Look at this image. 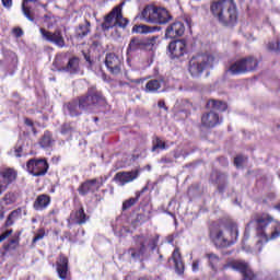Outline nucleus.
Here are the masks:
<instances>
[{
  "label": "nucleus",
  "instance_id": "nucleus-1",
  "mask_svg": "<svg viewBox=\"0 0 280 280\" xmlns=\"http://www.w3.org/2000/svg\"><path fill=\"white\" fill-rule=\"evenodd\" d=\"M210 12L223 27H234L237 23V7L233 0L212 2Z\"/></svg>",
  "mask_w": 280,
  "mask_h": 280
},
{
  "label": "nucleus",
  "instance_id": "nucleus-2",
  "mask_svg": "<svg viewBox=\"0 0 280 280\" xmlns=\"http://www.w3.org/2000/svg\"><path fill=\"white\" fill-rule=\"evenodd\" d=\"M237 235V224L231 221L212 225L210 230V237L217 248H226V246L235 244Z\"/></svg>",
  "mask_w": 280,
  "mask_h": 280
},
{
  "label": "nucleus",
  "instance_id": "nucleus-3",
  "mask_svg": "<svg viewBox=\"0 0 280 280\" xmlns=\"http://www.w3.org/2000/svg\"><path fill=\"white\" fill-rule=\"evenodd\" d=\"M256 231L260 237L257 244H266L280 237V223L269 214L258 215L256 218Z\"/></svg>",
  "mask_w": 280,
  "mask_h": 280
},
{
  "label": "nucleus",
  "instance_id": "nucleus-4",
  "mask_svg": "<svg viewBox=\"0 0 280 280\" xmlns=\"http://www.w3.org/2000/svg\"><path fill=\"white\" fill-rule=\"evenodd\" d=\"M79 102L84 113H93L97 110L100 106L106 104V98H104L102 92L97 91V88L90 86L85 94L79 96Z\"/></svg>",
  "mask_w": 280,
  "mask_h": 280
},
{
  "label": "nucleus",
  "instance_id": "nucleus-5",
  "mask_svg": "<svg viewBox=\"0 0 280 280\" xmlns=\"http://www.w3.org/2000/svg\"><path fill=\"white\" fill-rule=\"evenodd\" d=\"M139 18L141 21H145V23L165 25V23H170L172 15L163 8L147 5Z\"/></svg>",
  "mask_w": 280,
  "mask_h": 280
},
{
  "label": "nucleus",
  "instance_id": "nucleus-6",
  "mask_svg": "<svg viewBox=\"0 0 280 280\" xmlns=\"http://www.w3.org/2000/svg\"><path fill=\"white\" fill-rule=\"evenodd\" d=\"M205 69H213V56L197 55L189 60L188 71L192 78H200Z\"/></svg>",
  "mask_w": 280,
  "mask_h": 280
},
{
  "label": "nucleus",
  "instance_id": "nucleus-7",
  "mask_svg": "<svg viewBox=\"0 0 280 280\" xmlns=\"http://www.w3.org/2000/svg\"><path fill=\"white\" fill-rule=\"evenodd\" d=\"M257 59L248 57L235 61L232 66H230L228 71H230L232 75H240V73H248V71H255V69H257Z\"/></svg>",
  "mask_w": 280,
  "mask_h": 280
},
{
  "label": "nucleus",
  "instance_id": "nucleus-8",
  "mask_svg": "<svg viewBox=\"0 0 280 280\" xmlns=\"http://www.w3.org/2000/svg\"><path fill=\"white\" fill-rule=\"evenodd\" d=\"M159 240L156 238H140L139 244L140 247L138 248H130L128 250V255H130L131 259H141L145 255V244L150 246L151 250H154L156 248Z\"/></svg>",
  "mask_w": 280,
  "mask_h": 280
},
{
  "label": "nucleus",
  "instance_id": "nucleus-9",
  "mask_svg": "<svg viewBox=\"0 0 280 280\" xmlns=\"http://www.w3.org/2000/svg\"><path fill=\"white\" fill-rule=\"evenodd\" d=\"M39 32L42 34V38L46 40L47 43H51L52 45H56V47H65V37L62 36V31L56 30L55 32H49L45 28H39Z\"/></svg>",
  "mask_w": 280,
  "mask_h": 280
},
{
  "label": "nucleus",
  "instance_id": "nucleus-10",
  "mask_svg": "<svg viewBox=\"0 0 280 280\" xmlns=\"http://www.w3.org/2000/svg\"><path fill=\"white\" fill-rule=\"evenodd\" d=\"M27 172L34 176H45L47 170H49V164L45 160L32 159L26 164Z\"/></svg>",
  "mask_w": 280,
  "mask_h": 280
},
{
  "label": "nucleus",
  "instance_id": "nucleus-11",
  "mask_svg": "<svg viewBox=\"0 0 280 280\" xmlns=\"http://www.w3.org/2000/svg\"><path fill=\"white\" fill-rule=\"evenodd\" d=\"M230 268H232V270H237L238 272H242L243 280H257V276L255 275V272H253V269H250V267L244 260L232 261L230 264Z\"/></svg>",
  "mask_w": 280,
  "mask_h": 280
},
{
  "label": "nucleus",
  "instance_id": "nucleus-12",
  "mask_svg": "<svg viewBox=\"0 0 280 280\" xmlns=\"http://www.w3.org/2000/svg\"><path fill=\"white\" fill-rule=\"evenodd\" d=\"M155 43L156 37H151L144 40L132 38L127 48V54H135V51H139V49H145V47H154Z\"/></svg>",
  "mask_w": 280,
  "mask_h": 280
},
{
  "label": "nucleus",
  "instance_id": "nucleus-13",
  "mask_svg": "<svg viewBox=\"0 0 280 280\" xmlns=\"http://www.w3.org/2000/svg\"><path fill=\"white\" fill-rule=\"evenodd\" d=\"M105 67H107L109 73L113 75H119V73H121L122 63L117 55L109 52L105 57Z\"/></svg>",
  "mask_w": 280,
  "mask_h": 280
},
{
  "label": "nucleus",
  "instance_id": "nucleus-14",
  "mask_svg": "<svg viewBox=\"0 0 280 280\" xmlns=\"http://www.w3.org/2000/svg\"><path fill=\"white\" fill-rule=\"evenodd\" d=\"M168 50L172 58H182V56L187 54V43L184 39L171 42Z\"/></svg>",
  "mask_w": 280,
  "mask_h": 280
},
{
  "label": "nucleus",
  "instance_id": "nucleus-15",
  "mask_svg": "<svg viewBox=\"0 0 280 280\" xmlns=\"http://www.w3.org/2000/svg\"><path fill=\"white\" fill-rule=\"evenodd\" d=\"M82 103L80 102V98L70 101L63 105L65 113H68L70 117H80L82 115V112H84V108L81 106Z\"/></svg>",
  "mask_w": 280,
  "mask_h": 280
},
{
  "label": "nucleus",
  "instance_id": "nucleus-16",
  "mask_svg": "<svg viewBox=\"0 0 280 280\" xmlns=\"http://www.w3.org/2000/svg\"><path fill=\"white\" fill-rule=\"evenodd\" d=\"M219 124H222V119H220V115L215 112H208L201 117V126L203 128H215Z\"/></svg>",
  "mask_w": 280,
  "mask_h": 280
},
{
  "label": "nucleus",
  "instance_id": "nucleus-17",
  "mask_svg": "<svg viewBox=\"0 0 280 280\" xmlns=\"http://www.w3.org/2000/svg\"><path fill=\"white\" fill-rule=\"evenodd\" d=\"M136 178H139V171L119 172L115 175L114 180L124 187V185L132 183Z\"/></svg>",
  "mask_w": 280,
  "mask_h": 280
},
{
  "label": "nucleus",
  "instance_id": "nucleus-18",
  "mask_svg": "<svg viewBox=\"0 0 280 280\" xmlns=\"http://www.w3.org/2000/svg\"><path fill=\"white\" fill-rule=\"evenodd\" d=\"M185 34V24L182 22H175L166 28V38H177V36H183Z\"/></svg>",
  "mask_w": 280,
  "mask_h": 280
},
{
  "label": "nucleus",
  "instance_id": "nucleus-19",
  "mask_svg": "<svg viewBox=\"0 0 280 280\" xmlns=\"http://www.w3.org/2000/svg\"><path fill=\"white\" fill-rule=\"evenodd\" d=\"M98 190H100V185H97L96 178L84 182L83 184H81V186L78 189L81 196H86V194L89 192L95 194V191H98Z\"/></svg>",
  "mask_w": 280,
  "mask_h": 280
},
{
  "label": "nucleus",
  "instance_id": "nucleus-20",
  "mask_svg": "<svg viewBox=\"0 0 280 280\" xmlns=\"http://www.w3.org/2000/svg\"><path fill=\"white\" fill-rule=\"evenodd\" d=\"M116 21H117V7H115L104 19V22L102 23V30L103 32H108V30H113V27H116Z\"/></svg>",
  "mask_w": 280,
  "mask_h": 280
},
{
  "label": "nucleus",
  "instance_id": "nucleus-21",
  "mask_svg": "<svg viewBox=\"0 0 280 280\" xmlns=\"http://www.w3.org/2000/svg\"><path fill=\"white\" fill-rule=\"evenodd\" d=\"M63 73H69L70 75H75L77 73H80V58L78 57H71L66 67L62 68Z\"/></svg>",
  "mask_w": 280,
  "mask_h": 280
},
{
  "label": "nucleus",
  "instance_id": "nucleus-22",
  "mask_svg": "<svg viewBox=\"0 0 280 280\" xmlns=\"http://www.w3.org/2000/svg\"><path fill=\"white\" fill-rule=\"evenodd\" d=\"M69 271V259L65 256H60L57 260V272L62 280L67 279V272Z\"/></svg>",
  "mask_w": 280,
  "mask_h": 280
},
{
  "label": "nucleus",
  "instance_id": "nucleus-23",
  "mask_svg": "<svg viewBox=\"0 0 280 280\" xmlns=\"http://www.w3.org/2000/svg\"><path fill=\"white\" fill-rule=\"evenodd\" d=\"M16 179V172L12 168H3L0 171V183L8 187L12 180Z\"/></svg>",
  "mask_w": 280,
  "mask_h": 280
},
{
  "label": "nucleus",
  "instance_id": "nucleus-24",
  "mask_svg": "<svg viewBox=\"0 0 280 280\" xmlns=\"http://www.w3.org/2000/svg\"><path fill=\"white\" fill-rule=\"evenodd\" d=\"M49 202H51V197L49 195H39L34 201L35 211H43V209H47L49 207Z\"/></svg>",
  "mask_w": 280,
  "mask_h": 280
},
{
  "label": "nucleus",
  "instance_id": "nucleus-25",
  "mask_svg": "<svg viewBox=\"0 0 280 280\" xmlns=\"http://www.w3.org/2000/svg\"><path fill=\"white\" fill-rule=\"evenodd\" d=\"M172 259L175 264V270L177 275H183V272H185V265L183 264V258L180 256V250H178V248L174 249L172 254Z\"/></svg>",
  "mask_w": 280,
  "mask_h": 280
},
{
  "label": "nucleus",
  "instance_id": "nucleus-26",
  "mask_svg": "<svg viewBox=\"0 0 280 280\" xmlns=\"http://www.w3.org/2000/svg\"><path fill=\"white\" fill-rule=\"evenodd\" d=\"M213 177H215L218 190L220 191V194H223L226 187V180L229 178V175H226V173L214 172L212 174V178Z\"/></svg>",
  "mask_w": 280,
  "mask_h": 280
},
{
  "label": "nucleus",
  "instance_id": "nucleus-27",
  "mask_svg": "<svg viewBox=\"0 0 280 280\" xmlns=\"http://www.w3.org/2000/svg\"><path fill=\"white\" fill-rule=\"evenodd\" d=\"M91 32V22L88 20H84L83 23L79 24V26L75 28V36L78 38H84L85 36H89Z\"/></svg>",
  "mask_w": 280,
  "mask_h": 280
},
{
  "label": "nucleus",
  "instance_id": "nucleus-28",
  "mask_svg": "<svg viewBox=\"0 0 280 280\" xmlns=\"http://www.w3.org/2000/svg\"><path fill=\"white\" fill-rule=\"evenodd\" d=\"M116 27H121L122 30H126L128 26V19L124 18V14L121 13V5L116 7Z\"/></svg>",
  "mask_w": 280,
  "mask_h": 280
},
{
  "label": "nucleus",
  "instance_id": "nucleus-29",
  "mask_svg": "<svg viewBox=\"0 0 280 280\" xmlns=\"http://www.w3.org/2000/svg\"><path fill=\"white\" fill-rule=\"evenodd\" d=\"M54 143H55V140L51 136V132L45 131L43 137L39 140L40 148H51Z\"/></svg>",
  "mask_w": 280,
  "mask_h": 280
},
{
  "label": "nucleus",
  "instance_id": "nucleus-30",
  "mask_svg": "<svg viewBox=\"0 0 280 280\" xmlns=\"http://www.w3.org/2000/svg\"><path fill=\"white\" fill-rule=\"evenodd\" d=\"M71 219L74 220L75 224H85L86 213H84V208H80L74 213H72Z\"/></svg>",
  "mask_w": 280,
  "mask_h": 280
},
{
  "label": "nucleus",
  "instance_id": "nucleus-31",
  "mask_svg": "<svg viewBox=\"0 0 280 280\" xmlns=\"http://www.w3.org/2000/svg\"><path fill=\"white\" fill-rule=\"evenodd\" d=\"M162 83L163 81L161 80H156V79L150 80L145 85L147 93H156V91L161 89Z\"/></svg>",
  "mask_w": 280,
  "mask_h": 280
},
{
  "label": "nucleus",
  "instance_id": "nucleus-32",
  "mask_svg": "<svg viewBox=\"0 0 280 280\" xmlns=\"http://www.w3.org/2000/svg\"><path fill=\"white\" fill-rule=\"evenodd\" d=\"M132 32L135 34H152V32H154V27H150L145 24L135 25L132 27Z\"/></svg>",
  "mask_w": 280,
  "mask_h": 280
},
{
  "label": "nucleus",
  "instance_id": "nucleus-33",
  "mask_svg": "<svg viewBox=\"0 0 280 280\" xmlns=\"http://www.w3.org/2000/svg\"><path fill=\"white\" fill-rule=\"evenodd\" d=\"M208 106L213 108V110H220L221 113H224V110H226V103L221 101L211 100L208 102Z\"/></svg>",
  "mask_w": 280,
  "mask_h": 280
},
{
  "label": "nucleus",
  "instance_id": "nucleus-34",
  "mask_svg": "<svg viewBox=\"0 0 280 280\" xmlns=\"http://www.w3.org/2000/svg\"><path fill=\"white\" fill-rule=\"evenodd\" d=\"M206 257L208 258L209 266L215 272V270H218L215 268V266H218V264H220V257L218 255H215L214 253H207Z\"/></svg>",
  "mask_w": 280,
  "mask_h": 280
},
{
  "label": "nucleus",
  "instance_id": "nucleus-35",
  "mask_svg": "<svg viewBox=\"0 0 280 280\" xmlns=\"http://www.w3.org/2000/svg\"><path fill=\"white\" fill-rule=\"evenodd\" d=\"M34 0H23L22 12L31 22H34V15H32V10L27 7V3H32Z\"/></svg>",
  "mask_w": 280,
  "mask_h": 280
},
{
  "label": "nucleus",
  "instance_id": "nucleus-36",
  "mask_svg": "<svg viewBox=\"0 0 280 280\" xmlns=\"http://www.w3.org/2000/svg\"><path fill=\"white\" fill-rule=\"evenodd\" d=\"M60 132L61 135H63V137H67V139L69 140L73 136V132H75V128H73L71 124H63L61 126Z\"/></svg>",
  "mask_w": 280,
  "mask_h": 280
},
{
  "label": "nucleus",
  "instance_id": "nucleus-37",
  "mask_svg": "<svg viewBox=\"0 0 280 280\" xmlns=\"http://www.w3.org/2000/svg\"><path fill=\"white\" fill-rule=\"evenodd\" d=\"M65 57L62 56H57L52 62V66L55 67L56 71H59V72H63L65 73V68L67 66H65Z\"/></svg>",
  "mask_w": 280,
  "mask_h": 280
},
{
  "label": "nucleus",
  "instance_id": "nucleus-38",
  "mask_svg": "<svg viewBox=\"0 0 280 280\" xmlns=\"http://www.w3.org/2000/svg\"><path fill=\"white\" fill-rule=\"evenodd\" d=\"M140 196H141V194L137 192L136 197H131L130 199L124 201V203H122V211H128V209H130V207H135V205H137Z\"/></svg>",
  "mask_w": 280,
  "mask_h": 280
},
{
  "label": "nucleus",
  "instance_id": "nucleus-39",
  "mask_svg": "<svg viewBox=\"0 0 280 280\" xmlns=\"http://www.w3.org/2000/svg\"><path fill=\"white\" fill-rule=\"evenodd\" d=\"M19 215H21V210H13L5 221V226H12L14 220H18Z\"/></svg>",
  "mask_w": 280,
  "mask_h": 280
},
{
  "label": "nucleus",
  "instance_id": "nucleus-40",
  "mask_svg": "<svg viewBox=\"0 0 280 280\" xmlns=\"http://www.w3.org/2000/svg\"><path fill=\"white\" fill-rule=\"evenodd\" d=\"M19 246V238H12L9 243L3 245L4 250H16Z\"/></svg>",
  "mask_w": 280,
  "mask_h": 280
},
{
  "label": "nucleus",
  "instance_id": "nucleus-41",
  "mask_svg": "<svg viewBox=\"0 0 280 280\" xmlns=\"http://www.w3.org/2000/svg\"><path fill=\"white\" fill-rule=\"evenodd\" d=\"M148 220V217L143 213H139L136 215L135 220L132 221V224H135V226H139L140 224L145 223V221Z\"/></svg>",
  "mask_w": 280,
  "mask_h": 280
},
{
  "label": "nucleus",
  "instance_id": "nucleus-42",
  "mask_svg": "<svg viewBox=\"0 0 280 280\" xmlns=\"http://www.w3.org/2000/svg\"><path fill=\"white\" fill-rule=\"evenodd\" d=\"M165 142L160 138H156L154 141L153 150H165Z\"/></svg>",
  "mask_w": 280,
  "mask_h": 280
},
{
  "label": "nucleus",
  "instance_id": "nucleus-43",
  "mask_svg": "<svg viewBox=\"0 0 280 280\" xmlns=\"http://www.w3.org/2000/svg\"><path fill=\"white\" fill-rule=\"evenodd\" d=\"M267 47L269 51H280V38L277 40V43H269Z\"/></svg>",
  "mask_w": 280,
  "mask_h": 280
},
{
  "label": "nucleus",
  "instance_id": "nucleus-44",
  "mask_svg": "<svg viewBox=\"0 0 280 280\" xmlns=\"http://www.w3.org/2000/svg\"><path fill=\"white\" fill-rule=\"evenodd\" d=\"M45 237V230L40 229L38 233L33 237L32 244H36V242H39V240H43Z\"/></svg>",
  "mask_w": 280,
  "mask_h": 280
},
{
  "label": "nucleus",
  "instance_id": "nucleus-45",
  "mask_svg": "<svg viewBox=\"0 0 280 280\" xmlns=\"http://www.w3.org/2000/svg\"><path fill=\"white\" fill-rule=\"evenodd\" d=\"M3 201L5 202V205H12V202H14V194L12 192L5 194L3 197Z\"/></svg>",
  "mask_w": 280,
  "mask_h": 280
},
{
  "label": "nucleus",
  "instance_id": "nucleus-46",
  "mask_svg": "<svg viewBox=\"0 0 280 280\" xmlns=\"http://www.w3.org/2000/svg\"><path fill=\"white\" fill-rule=\"evenodd\" d=\"M244 161H246V158L238 155L234 159V165H236V167H242V165H244Z\"/></svg>",
  "mask_w": 280,
  "mask_h": 280
},
{
  "label": "nucleus",
  "instance_id": "nucleus-47",
  "mask_svg": "<svg viewBox=\"0 0 280 280\" xmlns=\"http://www.w3.org/2000/svg\"><path fill=\"white\" fill-rule=\"evenodd\" d=\"M12 235V230H8L7 232L2 233L0 235V244L1 242H3L4 240H8V237H10Z\"/></svg>",
  "mask_w": 280,
  "mask_h": 280
},
{
  "label": "nucleus",
  "instance_id": "nucleus-48",
  "mask_svg": "<svg viewBox=\"0 0 280 280\" xmlns=\"http://www.w3.org/2000/svg\"><path fill=\"white\" fill-rule=\"evenodd\" d=\"M12 33L14 34L15 38H21V36H23V30L20 27L13 28Z\"/></svg>",
  "mask_w": 280,
  "mask_h": 280
},
{
  "label": "nucleus",
  "instance_id": "nucleus-49",
  "mask_svg": "<svg viewBox=\"0 0 280 280\" xmlns=\"http://www.w3.org/2000/svg\"><path fill=\"white\" fill-rule=\"evenodd\" d=\"M160 163H164L165 165H172V163H174V160H172V158L164 156L160 160Z\"/></svg>",
  "mask_w": 280,
  "mask_h": 280
},
{
  "label": "nucleus",
  "instance_id": "nucleus-50",
  "mask_svg": "<svg viewBox=\"0 0 280 280\" xmlns=\"http://www.w3.org/2000/svg\"><path fill=\"white\" fill-rule=\"evenodd\" d=\"M3 8H7V10H10L12 8V0H2Z\"/></svg>",
  "mask_w": 280,
  "mask_h": 280
},
{
  "label": "nucleus",
  "instance_id": "nucleus-51",
  "mask_svg": "<svg viewBox=\"0 0 280 280\" xmlns=\"http://www.w3.org/2000/svg\"><path fill=\"white\" fill-rule=\"evenodd\" d=\"M83 56L86 62H89L90 67H93V60H91V55H89V52L83 51Z\"/></svg>",
  "mask_w": 280,
  "mask_h": 280
},
{
  "label": "nucleus",
  "instance_id": "nucleus-52",
  "mask_svg": "<svg viewBox=\"0 0 280 280\" xmlns=\"http://www.w3.org/2000/svg\"><path fill=\"white\" fill-rule=\"evenodd\" d=\"M21 152H23V147H16L14 149V156H16L18 159L21 158Z\"/></svg>",
  "mask_w": 280,
  "mask_h": 280
},
{
  "label": "nucleus",
  "instance_id": "nucleus-53",
  "mask_svg": "<svg viewBox=\"0 0 280 280\" xmlns=\"http://www.w3.org/2000/svg\"><path fill=\"white\" fill-rule=\"evenodd\" d=\"M199 267H200V262H198V260H195L192 262V270H194V272H197V270H199Z\"/></svg>",
  "mask_w": 280,
  "mask_h": 280
},
{
  "label": "nucleus",
  "instance_id": "nucleus-54",
  "mask_svg": "<svg viewBox=\"0 0 280 280\" xmlns=\"http://www.w3.org/2000/svg\"><path fill=\"white\" fill-rule=\"evenodd\" d=\"M158 106L159 108H164V110H168L167 106H165V101H159Z\"/></svg>",
  "mask_w": 280,
  "mask_h": 280
},
{
  "label": "nucleus",
  "instance_id": "nucleus-55",
  "mask_svg": "<svg viewBox=\"0 0 280 280\" xmlns=\"http://www.w3.org/2000/svg\"><path fill=\"white\" fill-rule=\"evenodd\" d=\"M25 125L30 126V128H33L34 127V121H32V119H30V118H26L25 119Z\"/></svg>",
  "mask_w": 280,
  "mask_h": 280
},
{
  "label": "nucleus",
  "instance_id": "nucleus-56",
  "mask_svg": "<svg viewBox=\"0 0 280 280\" xmlns=\"http://www.w3.org/2000/svg\"><path fill=\"white\" fill-rule=\"evenodd\" d=\"M5 189H8V187L0 182V196L3 194V191H5Z\"/></svg>",
  "mask_w": 280,
  "mask_h": 280
},
{
  "label": "nucleus",
  "instance_id": "nucleus-57",
  "mask_svg": "<svg viewBox=\"0 0 280 280\" xmlns=\"http://www.w3.org/2000/svg\"><path fill=\"white\" fill-rule=\"evenodd\" d=\"M275 209H277L278 211H280V202H279L277 206H275Z\"/></svg>",
  "mask_w": 280,
  "mask_h": 280
},
{
  "label": "nucleus",
  "instance_id": "nucleus-58",
  "mask_svg": "<svg viewBox=\"0 0 280 280\" xmlns=\"http://www.w3.org/2000/svg\"><path fill=\"white\" fill-rule=\"evenodd\" d=\"M32 132H33L34 135H36V133H37L36 128L32 127Z\"/></svg>",
  "mask_w": 280,
  "mask_h": 280
},
{
  "label": "nucleus",
  "instance_id": "nucleus-59",
  "mask_svg": "<svg viewBox=\"0 0 280 280\" xmlns=\"http://www.w3.org/2000/svg\"><path fill=\"white\" fill-rule=\"evenodd\" d=\"M4 215L3 212H0V220H3Z\"/></svg>",
  "mask_w": 280,
  "mask_h": 280
},
{
  "label": "nucleus",
  "instance_id": "nucleus-60",
  "mask_svg": "<svg viewBox=\"0 0 280 280\" xmlns=\"http://www.w3.org/2000/svg\"><path fill=\"white\" fill-rule=\"evenodd\" d=\"M93 45L97 46V42H94Z\"/></svg>",
  "mask_w": 280,
  "mask_h": 280
},
{
  "label": "nucleus",
  "instance_id": "nucleus-61",
  "mask_svg": "<svg viewBox=\"0 0 280 280\" xmlns=\"http://www.w3.org/2000/svg\"><path fill=\"white\" fill-rule=\"evenodd\" d=\"M160 259H163V255H160Z\"/></svg>",
  "mask_w": 280,
  "mask_h": 280
},
{
  "label": "nucleus",
  "instance_id": "nucleus-62",
  "mask_svg": "<svg viewBox=\"0 0 280 280\" xmlns=\"http://www.w3.org/2000/svg\"><path fill=\"white\" fill-rule=\"evenodd\" d=\"M98 118H94V121H97Z\"/></svg>",
  "mask_w": 280,
  "mask_h": 280
},
{
  "label": "nucleus",
  "instance_id": "nucleus-63",
  "mask_svg": "<svg viewBox=\"0 0 280 280\" xmlns=\"http://www.w3.org/2000/svg\"><path fill=\"white\" fill-rule=\"evenodd\" d=\"M190 20H186L187 23H189Z\"/></svg>",
  "mask_w": 280,
  "mask_h": 280
},
{
  "label": "nucleus",
  "instance_id": "nucleus-64",
  "mask_svg": "<svg viewBox=\"0 0 280 280\" xmlns=\"http://www.w3.org/2000/svg\"><path fill=\"white\" fill-rule=\"evenodd\" d=\"M145 189H147V188H143V190H142V191H145Z\"/></svg>",
  "mask_w": 280,
  "mask_h": 280
}]
</instances>
